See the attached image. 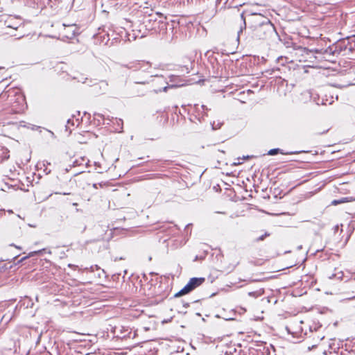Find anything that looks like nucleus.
Masks as SVG:
<instances>
[{
    "label": "nucleus",
    "instance_id": "nucleus-1",
    "mask_svg": "<svg viewBox=\"0 0 355 355\" xmlns=\"http://www.w3.org/2000/svg\"><path fill=\"white\" fill-rule=\"evenodd\" d=\"M121 66L132 70L130 76L135 84H148L153 77H158L157 74L151 72V64L149 62L137 61Z\"/></svg>",
    "mask_w": 355,
    "mask_h": 355
},
{
    "label": "nucleus",
    "instance_id": "nucleus-2",
    "mask_svg": "<svg viewBox=\"0 0 355 355\" xmlns=\"http://www.w3.org/2000/svg\"><path fill=\"white\" fill-rule=\"evenodd\" d=\"M259 24L255 25L252 31V37L257 40H268L278 34L269 19L259 15Z\"/></svg>",
    "mask_w": 355,
    "mask_h": 355
},
{
    "label": "nucleus",
    "instance_id": "nucleus-3",
    "mask_svg": "<svg viewBox=\"0 0 355 355\" xmlns=\"http://www.w3.org/2000/svg\"><path fill=\"white\" fill-rule=\"evenodd\" d=\"M205 281L204 277H192L189 282L178 293L174 295V297H179L186 295L200 286Z\"/></svg>",
    "mask_w": 355,
    "mask_h": 355
},
{
    "label": "nucleus",
    "instance_id": "nucleus-4",
    "mask_svg": "<svg viewBox=\"0 0 355 355\" xmlns=\"http://www.w3.org/2000/svg\"><path fill=\"white\" fill-rule=\"evenodd\" d=\"M164 20H166V17H164L163 15L160 12H156L155 15H150L149 18L144 21L145 27L148 31H157L159 29V26L163 23Z\"/></svg>",
    "mask_w": 355,
    "mask_h": 355
},
{
    "label": "nucleus",
    "instance_id": "nucleus-5",
    "mask_svg": "<svg viewBox=\"0 0 355 355\" xmlns=\"http://www.w3.org/2000/svg\"><path fill=\"white\" fill-rule=\"evenodd\" d=\"M111 332L112 333L114 338H117L121 340L134 338L135 336V333L132 332L131 329L123 326H115L112 327Z\"/></svg>",
    "mask_w": 355,
    "mask_h": 355
},
{
    "label": "nucleus",
    "instance_id": "nucleus-6",
    "mask_svg": "<svg viewBox=\"0 0 355 355\" xmlns=\"http://www.w3.org/2000/svg\"><path fill=\"white\" fill-rule=\"evenodd\" d=\"M179 26V22L176 20L166 21L161 23L159 26V31L162 34L168 35L169 37L173 38V35L176 33V30Z\"/></svg>",
    "mask_w": 355,
    "mask_h": 355
},
{
    "label": "nucleus",
    "instance_id": "nucleus-7",
    "mask_svg": "<svg viewBox=\"0 0 355 355\" xmlns=\"http://www.w3.org/2000/svg\"><path fill=\"white\" fill-rule=\"evenodd\" d=\"M195 114L191 116L190 120L195 121H198L200 123L205 121V118L208 116L207 112L209 110L207 106L202 105L200 107L198 104L194 105Z\"/></svg>",
    "mask_w": 355,
    "mask_h": 355
},
{
    "label": "nucleus",
    "instance_id": "nucleus-8",
    "mask_svg": "<svg viewBox=\"0 0 355 355\" xmlns=\"http://www.w3.org/2000/svg\"><path fill=\"white\" fill-rule=\"evenodd\" d=\"M169 85L171 88H177L180 87H182L185 85L184 80L180 78L179 75H170L168 76Z\"/></svg>",
    "mask_w": 355,
    "mask_h": 355
},
{
    "label": "nucleus",
    "instance_id": "nucleus-9",
    "mask_svg": "<svg viewBox=\"0 0 355 355\" xmlns=\"http://www.w3.org/2000/svg\"><path fill=\"white\" fill-rule=\"evenodd\" d=\"M293 49L296 51V55L304 57V60H306L307 56L309 55L310 54H312L313 52V50H310L306 47H303L298 45H295Z\"/></svg>",
    "mask_w": 355,
    "mask_h": 355
},
{
    "label": "nucleus",
    "instance_id": "nucleus-10",
    "mask_svg": "<svg viewBox=\"0 0 355 355\" xmlns=\"http://www.w3.org/2000/svg\"><path fill=\"white\" fill-rule=\"evenodd\" d=\"M340 349V343H336V340L334 339H331L329 343V349L328 352L329 354L334 353L335 355H343V352L340 354H338V350Z\"/></svg>",
    "mask_w": 355,
    "mask_h": 355
},
{
    "label": "nucleus",
    "instance_id": "nucleus-11",
    "mask_svg": "<svg viewBox=\"0 0 355 355\" xmlns=\"http://www.w3.org/2000/svg\"><path fill=\"white\" fill-rule=\"evenodd\" d=\"M217 13V10L216 8H212L207 9L205 10L202 14V19L205 21H209L211 19H212L216 14Z\"/></svg>",
    "mask_w": 355,
    "mask_h": 355
},
{
    "label": "nucleus",
    "instance_id": "nucleus-12",
    "mask_svg": "<svg viewBox=\"0 0 355 355\" xmlns=\"http://www.w3.org/2000/svg\"><path fill=\"white\" fill-rule=\"evenodd\" d=\"M349 44V39L347 37L346 40H344L341 41L336 48H339L340 51H345L348 49L349 51H353L354 48L351 45L348 47V45Z\"/></svg>",
    "mask_w": 355,
    "mask_h": 355
},
{
    "label": "nucleus",
    "instance_id": "nucleus-13",
    "mask_svg": "<svg viewBox=\"0 0 355 355\" xmlns=\"http://www.w3.org/2000/svg\"><path fill=\"white\" fill-rule=\"evenodd\" d=\"M300 152H297V151H291V152H284L283 150L280 149V148H272V149H270L268 152V155H277V153H281L282 155H294V154H297L299 153Z\"/></svg>",
    "mask_w": 355,
    "mask_h": 355
},
{
    "label": "nucleus",
    "instance_id": "nucleus-14",
    "mask_svg": "<svg viewBox=\"0 0 355 355\" xmlns=\"http://www.w3.org/2000/svg\"><path fill=\"white\" fill-rule=\"evenodd\" d=\"M352 201H355V198L351 197V196L343 197V198H340L338 200H333L331 202V205H339V204H341V203L349 202H352Z\"/></svg>",
    "mask_w": 355,
    "mask_h": 355
},
{
    "label": "nucleus",
    "instance_id": "nucleus-15",
    "mask_svg": "<svg viewBox=\"0 0 355 355\" xmlns=\"http://www.w3.org/2000/svg\"><path fill=\"white\" fill-rule=\"evenodd\" d=\"M157 78L158 79L159 82H164L167 85L164 86L162 89L155 90L156 93L161 92H166L169 88H171L169 85V83L166 80V79L164 78V77L162 76H158V77H157Z\"/></svg>",
    "mask_w": 355,
    "mask_h": 355
},
{
    "label": "nucleus",
    "instance_id": "nucleus-16",
    "mask_svg": "<svg viewBox=\"0 0 355 355\" xmlns=\"http://www.w3.org/2000/svg\"><path fill=\"white\" fill-rule=\"evenodd\" d=\"M77 30L78 29L75 25L67 26V27L66 28L67 33L69 34V35H67V37H73L74 36H76L77 34H78L77 32Z\"/></svg>",
    "mask_w": 355,
    "mask_h": 355
},
{
    "label": "nucleus",
    "instance_id": "nucleus-17",
    "mask_svg": "<svg viewBox=\"0 0 355 355\" xmlns=\"http://www.w3.org/2000/svg\"><path fill=\"white\" fill-rule=\"evenodd\" d=\"M9 150L6 148L2 147L0 149V162H2L9 158Z\"/></svg>",
    "mask_w": 355,
    "mask_h": 355
},
{
    "label": "nucleus",
    "instance_id": "nucleus-18",
    "mask_svg": "<svg viewBox=\"0 0 355 355\" xmlns=\"http://www.w3.org/2000/svg\"><path fill=\"white\" fill-rule=\"evenodd\" d=\"M241 18L243 21L242 25L240 27L239 31L237 33V40L239 41L241 34L243 33V31L246 28V24H245V19L244 18L243 13L241 14Z\"/></svg>",
    "mask_w": 355,
    "mask_h": 355
},
{
    "label": "nucleus",
    "instance_id": "nucleus-19",
    "mask_svg": "<svg viewBox=\"0 0 355 355\" xmlns=\"http://www.w3.org/2000/svg\"><path fill=\"white\" fill-rule=\"evenodd\" d=\"M46 248H43L42 250H37V251H33V252H31L28 254V256H26V257H22L19 261V262H22L23 261L26 260L28 257H33L36 254H41L43 252H46Z\"/></svg>",
    "mask_w": 355,
    "mask_h": 355
},
{
    "label": "nucleus",
    "instance_id": "nucleus-20",
    "mask_svg": "<svg viewBox=\"0 0 355 355\" xmlns=\"http://www.w3.org/2000/svg\"><path fill=\"white\" fill-rule=\"evenodd\" d=\"M79 123H80V122H79V120L78 119H76V120H74L73 118L69 119L67 120V124L66 125V130H69V132H71L69 125H72V126L76 125V126H78L79 125Z\"/></svg>",
    "mask_w": 355,
    "mask_h": 355
},
{
    "label": "nucleus",
    "instance_id": "nucleus-21",
    "mask_svg": "<svg viewBox=\"0 0 355 355\" xmlns=\"http://www.w3.org/2000/svg\"><path fill=\"white\" fill-rule=\"evenodd\" d=\"M264 293V289L260 288L255 291H251L248 293V295L254 298L261 296Z\"/></svg>",
    "mask_w": 355,
    "mask_h": 355
},
{
    "label": "nucleus",
    "instance_id": "nucleus-22",
    "mask_svg": "<svg viewBox=\"0 0 355 355\" xmlns=\"http://www.w3.org/2000/svg\"><path fill=\"white\" fill-rule=\"evenodd\" d=\"M223 122H220L219 121H213L211 123V128L213 130H218L221 128V126L223 125Z\"/></svg>",
    "mask_w": 355,
    "mask_h": 355
},
{
    "label": "nucleus",
    "instance_id": "nucleus-23",
    "mask_svg": "<svg viewBox=\"0 0 355 355\" xmlns=\"http://www.w3.org/2000/svg\"><path fill=\"white\" fill-rule=\"evenodd\" d=\"M90 270L92 272H94L95 270H100V272L98 274L99 277H101L103 275H105V270H101V268L97 265L92 266L90 267Z\"/></svg>",
    "mask_w": 355,
    "mask_h": 355
},
{
    "label": "nucleus",
    "instance_id": "nucleus-24",
    "mask_svg": "<svg viewBox=\"0 0 355 355\" xmlns=\"http://www.w3.org/2000/svg\"><path fill=\"white\" fill-rule=\"evenodd\" d=\"M323 338H324V336H317V337L315 338V344H313L311 346H309L308 347V349L310 351L312 349L315 348L318 345L319 342L321 341Z\"/></svg>",
    "mask_w": 355,
    "mask_h": 355
},
{
    "label": "nucleus",
    "instance_id": "nucleus-25",
    "mask_svg": "<svg viewBox=\"0 0 355 355\" xmlns=\"http://www.w3.org/2000/svg\"><path fill=\"white\" fill-rule=\"evenodd\" d=\"M313 100L314 102H315V103L319 105H327V101L328 100L327 99H324V98H322L320 100V98L319 97H318V100H316V98L315 97H313Z\"/></svg>",
    "mask_w": 355,
    "mask_h": 355
},
{
    "label": "nucleus",
    "instance_id": "nucleus-26",
    "mask_svg": "<svg viewBox=\"0 0 355 355\" xmlns=\"http://www.w3.org/2000/svg\"><path fill=\"white\" fill-rule=\"evenodd\" d=\"M171 229V227L168 225V223H164L162 225L156 227V230H159L161 232H167Z\"/></svg>",
    "mask_w": 355,
    "mask_h": 355
},
{
    "label": "nucleus",
    "instance_id": "nucleus-27",
    "mask_svg": "<svg viewBox=\"0 0 355 355\" xmlns=\"http://www.w3.org/2000/svg\"><path fill=\"white\" fill-rule=\"evenodd\" d=\"M73 78L77 80L78 82H80L83 83H86V81L87 80V78L84 77L83 75H80L79 77L74 76Z\"/></svg>",
    "mask_w": 355,
    "mask_h": 355
},
{
    "label": "nucleus",
    "instance_id": "nucleus-28",
    "mask_svg": "<svg viewBox=\"0 0 355 355\" xmlns=\"http://www.w3.org/2000/svg\"><path fill=\"white\" fill-rule=\"evenodd\" d=\"M6 23L8 24L7 28H11L14 30H17L18 28L20 26V25H18L17 24H10L9 21H6Z\"/></svg>",
    "mask_w": 355,
    "mask_h": 355
},
{
    "label": "nucleus",
    "instance_id": "nucleus-29",
    "mask_svg": "<svg viewBox=\"0 0 355 355\" xmlns=\"http://www.w3.org/2000/svg\"><path fill=\"white\" fill-rule=\"evenodd\" d=\"M257 349H254V350H256L257 352V354L260 355L261 354V352H263V347L265 346V344H261V345H257Z\"/></svg>",
    "mask_w": 355,
    "mask_h": 355
},
{
    "label": "nucleus",
    "instance_id": "nucleus-30",
    "mask_svg": "<svg viewBox=\"0 0 355 355\" xmlns=\"http://www.w3.org/2000/svg\"><path fill=\"white\" fill-rule=\"evenodd\" d=\"M269 236V234H268V233H267V232H266L264 234H263V235L260 236L259 237H258V238L257 239V241H263V240H264V239H265L266 236Z\"/></svg>",
    "mask_w": 355,
    "mask_h": 355
},
{
    "label": "nucleus",
    "instance_id": "nucleus-31",
    "mask_svg": "<svg viewBox=\"0 0 355 355\" xmlns=\"http://www.w3.org/2000/svg\"><path fill=\"white\" fill-rule=\"evenodd\" d=\"M100 84H101L100 87L101 88L103 87L104 90H105L107 89V86H108L107 83L106 81H104V80L101 81Z\"/></svg>",
    "mask_w": 355,
    "mask_h": 355
},
{
    "label": "nucleus",
    "instance_id": "nucleus-32",
    "mask_svg": "<svg viewBox=\"0 0 355 355\" xmlns=\"http://www.w3.org/2000/svg\"><path fill=\"white\" fill-rule=\"evenodd\" d=\"M316 224L319 225L321 229L323 228L325 225L324 223L321 221H318Z\"/></svg>",
    "mask_w": 355,
    "mask_h": 355
},
{
    "label": "nucleus",
    "instance_id": "nucleus-33",
    "mask_svg": "<svg viewBox=\"0 0 355 355\" xmlns=\"http://www.w3.org/2000/svg\"><path fill=\"white\" fill-rule=\"evenodd\" d=\"M182 306L184 308H187L189 306V302H186L184 301H182Z\"/></svg>",
    "mask_w": 355,
    "mask_h": 355
},
{
    "label": "nucleus",
    "instance_id": "nucleus-34",
    "mask_svg": "<svg viewBox=\"0 0 355 355\" xmlns=\"http://www.w3.org/2000/svg\"><path fill=\"white\" fill-rule=\"evenodd\" d=\"M339 230V225H336L334 227V232L336 233L338 230Z\"/></svg>",
    "mask_w": 355,
    "mask_h": 355
},
{
    "label": "nucleus",
    "instance_id": "nucleus-35",
    "mask_svg": "<svg viewBox=\"0 0 355 355\" xmlns=\"http://www.w3.org/2000/svg\"><path fill=\"white\" fill-rule=\"evenodd\" d=\"M249 157H250V156H248H248H246V157H245V156H244L242 159H248Z\"/></svg>",
    "mask_w": 355,
    "mask_h": 355
},
{
    "label": "nucleus",
    "instance_id": "nucleus-36",
    "mask_svg": "<svg viewBox=\"0 0 355 355\" xmlns=\"http://www.w3.org/2000/svg\"><path fill=\"white\" fill-rule=\"evenodd\" d=\"M119 123H121V125L123 124V121L121 119H119Z\"/></svg>",
    "mask_w": 355,
    "mask_h": 355
},
{
    "label": "nucleus",
    "instance_id": "nucleus-37",
    "mask_svg": "<svg viewBox=\"0 0 355 355\" xmlns=\"http://www.w3.org/2000/svg\"><path fill=\"white\" fill-rule=\"evenodd\" d=\"M20 98L21 99V101L24 102L25 101L24 98L23 96H20Z\"/></svg>",
    "mask_w": 355,
    "mask_h": 355
},
{
    "label": "nucleus",
    "instance_id": "nucleus-38",
    "mask_svg": "<svg viewBox=\"0 0 355 355\" xmlns=\"http://www.w3.org/2000/svg\"><path fill=\"white\" fill-rule=\"evenodd\" d=\"M96 115H97L98 116H100V117H103V115L101 114H96Z\"/></svg>",
    "mask_w": 355,
    "mask_h": 355
},
{
    "label": "nucleus",
    "instance_id": "nucleus-39",
    "mask_svg": "<svg viewBox=\"0 0 355 355\" xmlns=\"http://www.w3.org/2000/svg\"><path fill=\"white\" fill-rule=\"evenodd\" d=\"M323 353H324V355H327V351H326V350H324Z\"/></svg>",
    "mask_w": 355,
    "mask_h": 355
},
{
    "label": "nucleus",
    "instance_id": "nucleus-40",
    "mask_svg": "<svg viewBox=\"0 0 355 355\" xmlns=\"http://www.w3.org/2000/svg\"><path fill=\"white\" fill-rule=\"evenodd\" d=\"M23 36H24V35H20V36H19L17 38H21V37H22Z\"/></svg>",
    "mask_w": 355,
    "mask_h": 355
},
{
    "label": "nucleus",
    "instance_id": "nucleus-41",
    "mask_svg": "<svg viewBox=\"0 0 355 355\" xmlns=\"http://www.w3.org/2000/svg\"><path fill=\"white\" fill-rule=\"evenodd\" d=\"M8 212L9 213H12V210H9Z\"/></svg>",
    "mask_w": 355,
    "mask_h": 355
},
{
    "label": "nucleus",
    "instance_id": "nucleus-42",
    "mask_svg": "<svg viewBox=\"0 0 355 355\" xmlns=\"http://www.w3.org/2000/svg\"><path fill=\"white\" fill-rule=\"evenodd\" d=\"M241 162H240L239 161L236 164H241Z\"/></svg>",
    "mask_w": 355,
    "mask_h": 355
}]
</instances>
